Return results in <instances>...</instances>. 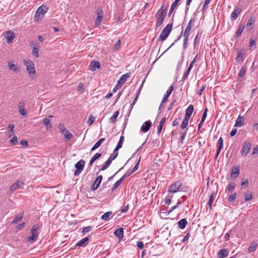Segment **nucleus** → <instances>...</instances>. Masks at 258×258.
Here are the masks:
<instances>
[{
  "mask_svg": "<svg viewBox=\"0 0 258 258\" xmlns=\"http://www.w3.org/2000/svg\"><path fill=\"white\" fill-rule=\"evenodd\" d=\"M195 22V19L194 18L191 19L190 20V21H189L183 33V30H182L179 36L174 41V42L170 45V46L169 47V48L166 51L168 50L171 46H172L175 43L177 42L178 40H179L180 39L182 34L185 36H186V35L189 36L190 32L191 31V27H192V25H193L194 24Z\"/></svg>",
  "mask_w": 258,
  "mask_h": 258,
  "instance_id": "1",
  "label": "nucleus"
},
{
  "mask_svg": "<svg viewBox=\"0 0 258 258\" xmlns=\"http://www.w3.org/2000/svg\"><path fill=\"white\" fill-rule=\"evenodd\" d=\"M173 26V23L168 24L162 30L161 34H160L158 40H160L161 41H164L168 36L170 34L172 27Z\"/></svg>",
  "mask_w": 258,
  "mask_h": 258,
  "instance_id": "2",
  "label": "nucleus"
},
{
  "mask_svg": "<svg viewBox=\"0 0 258 258\" xmlns=\"http://www.w3.org/2000/svg\"><path fill=\"white\" fill-rule=\"evenodd\" d=\"M48 8L46 6L42 5L37 10L35 16L34 20L38 21L40 18H42L44 15L47 12Z\"/></svg>",
  "mask_w": 258,
  "mask_h": 258,
  "instance_id": "3",
  "label": "nucleus"
},
{
  "mask_svg": "<svg viewBox=\"0 0 258 258\" xmlns=\"http://www.w3.org/2000/svg\"><path fill=\"white\" fill-rule=\"evenodd\" d=\"M182 185L180 181H177L173 183L169 186L168 191L170 193H175L179 191H181L180 188Z\"/></svg>",
  "mask_w": 258,
  "mask_h": 258,
  "instance_id": "4",
  "label": "nucleus"
},
{
  "mask_svg": "<svg viewBox=\"0 0 258 258\" xmlns=\"http://www.w3.org/2000/svg\"><path fill=\"white\" fill-rule=\"evenodd\" d=\"M85 164V161L83 159L80 160L75 164V167L76 168V170L74 172V175L75 176H78L80 174L84 169Z\"/></svg>",
  "mask_w": 258,
  "mask_h": 258,
  "instance_id": "5",
  "label": "nucleus"
},
{
  "mask_svg": "<svg viewBox=\"0 0 258 258\" xmlns=\"http://www.w3.org/2000/svg\"><path fill=\"white\" fill-rule=\"evenodd\" d=\"M30 46L33 47L32 54L33 56L36 57H39V44L38 42H31L30 43Z\"/></svg>",
  "mask_w": 258,
  "mask_h": 258,
  "instance_id": "6",
  "label": "nucleus"
},
{
  "mask_svg": "<svg viewBox=\"0 0 258 258\" xmlns=\"http://www.w3.org/2000/svg\"><path fill=\"white\" fill-rule=\"evenodd\" d=\"M251 147V144L248 141H245L244 142L241 154L243 156H246L248 153Z\"/></svg>",
  "mask_w": 258,
  "mask_h": 258,
  "instance_id": "7",
  "label": "nucleus"
},
{
  "mask_svg": "<svg viewBox=\"0 0 258 258\" xmlns=\"http://www.w3.org/2000/svg\"><path fill=\"white\" fill-rule=\"evenodd\" d=\"M4 35L5 38L7 39L8 43H11L15 37V33L11 30L5 32Z\"/></svg>",
  "mask_w": 258,
  "mask_h": 258,
  "instance_id": "8",
  "label": "nucleus"
},
{
  "mask_svg": "<svg viewBox=\"0 0 258 258\" xmlns=\"http://www.w3.org/2000/svg\"><path fill=\"white\" fill-rule=\"evenodd\" d=\"M166 16V15L163 13H156L155 17L158 19V21L156 23L157 27H159L161 26Z\"/></svg>",
  "mask_w": 258,
  "mask_h": 258,
  "instance_id": "9",
  "label": "nucleus"
},
{
  "mask_svg": "<svg viewBox=\"0 0 258 258\" xmlns=\"http://www.w3.org/2000/svg\"><path fill=\"white\" fill-rule=\"evenodd\" d=\"M131 76V73L128 72L124 75H123L121 78L117 81V83L118 85H119V87H121L124 82L129 78Z\"/></svg>",
  "mask_w": 258,
  "mask_h": 258,
  "instance_id": "10",
  "label": "nucleus"
},
{
  "mask_svg": "<svg viewBox=\"0 0 258 258\" xmlns=\"http://www.w3.org/2000/svg\"><path fill=\"white\" fill-rule=\"evenodd\" d=\"M173 86L172 85H171L169 87L166 94L164 95L163 99H162V101L160 106L159 109L161 108V107L162 106V104L163 103V102H166L168 101V98L169 97V96L170 95V94H171L172 92L173 91Z\"/></svg>",
  "mask_w": 258,
  "mask_h": 258,
  "instance_id": "11",
  "label": "nucleus"
},
{
  "mask_svg": "<svg viewBox=\"0 0 258 258\" xmlns=\"http://www.w3.org/2000/svg\"><path fill=\"white\" fill-rule=\"evenodd\" d=\"M152 125V122L150 120L145 121L141 128V131L143 133L147 132L150 128Z\"/></svg>",
  "mask_w": 258,
  "mask_h": 258,
  "instance_id": "12",
  "label": "nucleus"
},
{
  "mask_svg": "<svg viewBox=\"0 0 258 258\" xmlns=\"http://www.w3.org/2000/svg\"><path fill=\"white\" fill-rule=\"evenodd\" d=\"M19 110L20 114L25 116L27 114V111L24 109L25 108V102L24 101H20L18 105Z\"/></svg>",
  "mask_w": 258,
  "mask_h": 258,
  "instance_id": "13",
  "label": "nucleus"
},
{
  "mask_svg": "<svg viewBox=\"0 0 258 258\" xmlns=\"http://www.w3.org/2000/svg\"><path fill=\"white\" fill-rule=\"evenodd\" d=\"M102 179V175H99L96 178L95 181H94V183L92 185V188L93 190H95L98 188V187H99L101 182Z\"/></svg>",
  "mask_w": 258,
  "mask_h": 258,
  "instance_id": "14",
  "label": "nucleus"
},
{
  "mask_svg": "<svg viewBox=\"0 0 258 258\" xmlns=\"http://www.w3.org/2000/svg\"><path fill=\"white\" fill-rule=\"evenodd\" d=\"M100 67V64L98 61H92L89 66V69L90 70L94 72L96 70L99 69Z\"/></svg>",
  "mask_w": 258,
  "mask_h": 258,
  "instance_id": "15",
  "label": "nucleus"
},
{
  "mask_svg": "<svg viewBox=\"0 0 258 258\" xmlns=\"http://www.w3.org/2000/svg\"><path fill=\"white\" fill-rule=\"evenodd\" d=\"M89 241V238L88 237H85L78 241L76 244V246L85 247L87 245Z\"/></svg>",
  "mask_w": 258,
  "mask_h": 258,
  "instance_id": "16",
  "label": "nucleus"
},
{
  "mask_svg": "<svg viewBox=\"0 0 258 258\" xmlns=\"http://www.w3.org/2000/svg\"><path fill=\"white\" fill-rule=\"evenodd\" d=\"M239 174V168L238 166L233 167L231 173V177L235 178L238 177Z\"/></svg>",
  "mask_w": 258,
  "mask_h": 258,
  "instance_id": "17",
  "label": "nucleus"
},
{
  "mask_svg": "<svg viewBox=\"0 0 258 258\" xmlns=\"http://www.w3.org/2000/svg\"><path fill=\"white\" fill-rule=\"evenodd\" d=\"M194 110V107L192 105H189L187 108L185 110V117L188 118H190L193 111Z\"/></svg>",
  "mask_w": 258,
  "mask_h": 258,
  "instance_id": "18",
  "label": "nucleus"
},
{
  "mask_svg": "<svg viewBox=\"0 0 258 258\" xmlns=\"http://www.w3.org/2000/svg\"><path fill=\"white\" fill-rule=\"evenodd\" d=\"M241 12V9L238 8L235 9L231 15V20L233 21L235 20L237 18L238 16L240 14Z\"/></svg>",
  "mask_w": 258,
  "mask_h": 258,
  "instance_id": "19",
  "label": "nucleus"
},
{
  "mask_svg": "<svg viewBox=\"0 0 258 258\" xmlns=\"http://www.w3.org/2000/svg\"><path fill=\"white\" fill-rule=\"evenodd\" d=\"M23 214H24V212H22L18 214V215H17L15 216L14 220L12 221L11 224H16V223L20 222L23 217Z\"/></svg>",
  "mask_w": 258,
  "mask_h": 258,
  "instance_id": "20",
  "label": "nucleus"
},
{
  "mask_svg": "<svg viewBox=\"0 0 258 258\" xmlns=\"http://www.w3.org/2000/svg\"><path fill=\"white\" fill-rule=\"evenodd\" d=\"M244 125V119L242 116L239 115L236 120L235 127H241Z\"/></svg>",
  "mask_w": 258,
  "mask_h": 258,
  "instance_id": "21",
  "label": "nucleus"
},
{
  "mask_svg": "<svg viewBox=\"0 0 258 258\" xmlns=\"http://www.w3.org/2000/svg\"><path fill=\"white\" fill-rule=\"evenodd\" d=\"M229 252L226 249H222L219 251L218 256L219 258L226 257L228 255Z\"/></svg>",
  "mask_w": 258,
  "mask_h": 258,
  "instance_id": "22",
  "label": "nucleus"
},
{
  "mask_svg": "<svg viewBox=\"0 0 258 258\" xmlns=\"http://www.w3.org/2000/svg\"><path fill=\"white\" fill-rule=\"evenodd\" d=\"M114 235L119 239L123 237V230L122 228L117 229L114 232Z\"/></svg>",
  "mask_w": 258,
  "mask_h": 258,
  "instance_id": "23",
  "label": "nucleus"
},
{
  "mask_svg": "<svg viewBox=\"0 0 258 258\" xmlns=\"http://www.w3.org/2000/svg\"><path fill=\"white\" fill-rule=\"evenodd\" d=\"M244 28V25L242 24L241 23H240L238 26V28L235 34V37L236 38L239 37L241 35V33L243 31Z\"/></svg>",
  "mask_w": 258,
  "mask_h": 258,
  "instance_id": "24",
  "label": "nucleus"
},
{
  "mask_svg": "<svg viewBox=\"0 0 258 258\" xmlns=\"http://www.w3.org/2000/svg\"><path fill=\"white\" fill-rule=\"evenodd\" d=\"M254 22H255V18L253 16L250 17V18L248 21V22L247 23V25H246V28L248 29H252L253 27V24L254 23Z\"/></svg>",
  "mask_w": 258,
  "mask_h": 258,
  "instance_id": "25",
  "label": "nucleus"
},
{
  "mask_svg": "<svg viewBox=\"0 0 258 258\" xmlns=\"http://www.w3.org/2000/svg\"><path fill=\"white\" fill-rule=\"evenodd\" d=\"M31 235L28 237V241L30 242H33L37 240V233L36 232H31Z\"/></svg>",
  "mask_w": 258,
  "mask_h": 258,
  "instance_id": "26",
  "label": "nucleus"
},
{
  "mask_svg": "<svg viewBox=\"0 0 258 258\" xmlns=\"http://www.w3.org/2000/svg\"><path fill=\"white\" fill-rule=\"evenodd\" d=\"M23 184V182L21 181H17V182L14 183L10 187V190L11 191H14L18 188L21 185Z\"/></svg>",
  "mask_w": 258,
  "mask_h": 258,
  "instance_id": "27",
  "label": "nucleus"
},
{
  "mask_svg": "<svg viewBox=\"0 0 258 258\" xmlns=\"http://www.w3.org/2000/svg\"><path fill=\"white\" fill-rule=\"evenodd\" d=\"M105 139L104 138L99 139L91 148V151H93L98 148H99L102 143V142L105 141Z\"/></svg>",
  "mask_w": 258,
  "mask_h": 258,
  "instance_id": "28",
  "label": "nucleus"
},
{
  "mask_svg": "<svg viewBox=\"0 0 258 258\" xmlns=\"http://www.w3.org/2000/svg\"><path fill=\"white\" fill-rule=\"evenodd\" d=\"M187 223V221L185 219H182L178 222V227L183 229L186 227Z\"/></svg>",
  "mask_w": 258,
  "mask_h": 258,
  "instance_id": "29",
  "label": "nucleus"
},
{
  "mask_svg": "<svg viewBox=\"0 0 258 258\" xmlns=\"http://www.w3.org/2000/svg\"><path fill=\"white\" fill-rule=\"evenodd\" d=\"M26 70L30 76L34 75L35 74V69L34 67V64L30 66H27Z\"/></svg>",
  "mask_w": 258,
  "mask_h": 258,
  "instance_id": "30",
  "label": "nucleus"
},
{
  "mask_svg": "<svg viewBox=\"0 0 258 258\" xmlns=\"http://www.w3.org/2000/svg\"><path fill=\"white\" fill-rule=\"evenodd\" d=\"M111 215H112V212L108 211L101 216V219L105 221H108Z\"/></svg>",
  "mask_w": 258,
  "mask_h": 258,
  "instance_id": "31",
  "label": "nucleus"
},
{
  "mask_svg": "<svg viewBox=\"0 0 258 258\" xmlns=\"http://www.w3.org/2000/svg\"><path fill=\"white\" fill-rule=\"evenodd\" d=\"M62 134L64 136V138L67 140H70L73 138V134L68 130H67Z\"/></svg>",
  "mask_w": 258,
  "mask_h": 258,
  "instance_id": "32",
  "label": "nucleus"
},
{
  "mask_svg": "<svg viewBox=\"0 0 258 258\" xmlns=\"http://www.w3.org/2000/svg\"><path fill=\"white\" fill-rule=\"evenodd\" d=\"M123 141H124V136H121L120 137L119 142L117 143V144L115 148V151H118L119 149H120L122 147V143H123Z\"/></svg>",
  "mask_w": 258,
  "mask_h": 258,
  "instance_id": "33",
  "label": "nucleus"
},
{
  "mask_svg": "<svg viewBox=\"0 0 258 258\" xmlns=\"http://www.w3.org/2000/svg\"><path fill=\"white\" fill-rule=\"evenodd\" d=\"M14 125L10 124L8 126V135L9 138H11L14 134Z\"/></svg>",
  "mask_w": 258,
  "mask_h": 258,
  "instance_id": "34",
  "label": "nucleus"
},
{
  "mask_svg": "<svg viewBox=\"0 0 258 258\" xmlns=\"http://www.w3.org/2000/svg\"><path fill=\"white\" fill-rule=\"evenodd\" d=\"M101 153H96L94 156L91 158L90 161L89 165H92L95 160L99 158L101 156Z\"/></svg>",
  "mask_w": 258,
  "mask_h": 258,
  "instance_id": "35",
  "label": "nucleus"
},
{
  "mask_svg": "<svg viewBox=\"0 0 258 258\" xmlns=\"http://www.w3.org/2000/svg\"><path fill=\"white\" fill-rule=\"evenodd\" d=\"M42 122H43V123L46 125L47 129L51 128V127H52L51 124L50 122V120L49 118H43Z\"/></svg>",
  "mask_w": 258,
  "mask_h": 258,
  "instance_id": "36",
  "label": "nucleus"
},
{
  "mask_svg": "<svg viewBox=\"0 0 258 258\" xmlns=\"http://www.w3.org/2000/svg\"><path fill=\"white\" fill-rule=\"evenodd\" d=\"M223 140L222 138H220V139L218 140V143H217V147L218 150V152H221L222 149H223Z\"/></svg>",
  "mask_w": 258,
  "mask_h": 258,
  "instance_id": "37",
  "label": "nucleus"
},
{
  "mask_svg": "<svg viewBox=\"0 0 258 258\" xmlns=\"http://www.w3.org/2000/svg\"><path fill=\"white\" fill-rule=\"evenodd\" d=\"M168 7V5H165L164 4H163L157 13H163L165 14V15H167V10Z\"/></svg>",
  "mask_w": 258,
  "mask_h": 258,
  "instance_id": "38",
  "label": "nucleus"
},
{
  "mask_svg": "<svg viewBox=\"0 0 258 258\" xmlns=\"http://www.w3.org/2000/svg\"><path fill=\"white\" fill-rule=\"evenodd\" d=\"M246 67L244 66H243L241 68V69L239 72V74H238L239 77L241 78L244 77L245 73H246Z\"/></svg>",
  "mask_w": 258,
  "mask_h": 258,
  "instance_id": "39",
  "label": "nucleus"
},
{
  "mask_svg": "<svg viewBox=\"0 0 258 258\" xmlns=\"http://www.w3.org/2000/svg\"><path fill=\"white\" fill-rule=\"evenodd\" d=\"M118 115H119V111H115L114 113V114L113 115V116L109 118V122L110 123L115 122L116 121V118L117 117Z\"/></svg>",
  "mask_w": 258,
  "mask_h": 258,
  "instance_id": "40",
  "label": "nucleus"
},
{
  "mask_svg": "<svg viewBox=\"0 0 258 258\" xmlns=\"http://www.w3.org/2000/svg\"><path fill=\"white\" fill-rule=\"evenodd\" d=\"M189 119V118L184 117L180 125L181 129H184L187 126Z\"/></svg>",
  "mask_w": 258,
  "mask_h": 258,
  "instance_id": "41",
  "label": "nucleus"
},
{
  "mask_svg": "<svg viewBox=\"0 0 258 258\" xmlns=\"http://www.w3.org/2000/svg\"><path fill=\"white\" fill-rule=\"evenodd\" d=\"M117 155H118V152H117V151H115V149H114V151H113V153H112L110 155V156H109V157L108 158V159L112 162V160H114L116 158Z\"/></svg>",
  "mask_w": 258,
  "mask_h": 258,
  "instance_id": "42",
  "label": "nucleus"
},
{
  "mask_svg": "<svg viewBox=\"0 0 258 258\" xmlns=\"http://www.w3.org/2000/svg\"><path fill=\"white\" fill-rule=\"evenodd\" d=\"M123 180H122V179L120 178V179H119L118 180H117L113 185V187L111 188V191H113L114 190H115V189L120 185V184L121 183V182L123 181Z\"/></svg>",
  "mask_w": 258,
  "mask_h": 258,
  "instance_id": "43",
  "label": "nucleus"
},
{
  "mask_svg": "<svg viewBox=\"0 0 258 258\" xmlns=\"http://www.w3.org/2000/svg\"><path fill=\"white\" fill-rule=\"evenodd\" d=\"M214 200V193L211 195L209 198V200L208 202V206L210 210L212 209V205L213 204V201Z\"/></svg>",
  "mask_w": 258,
  "mask_h": 258,
  "instance_id": "44",
  "label": "nucleus"
},
{
  "mask_svg": "<svg viewBox=\"0 0 258 258\" xmlns=\"http://www.w3.org/2000/svg\"><path fill=\"white\" fill-rule=\"evenodd\" d=\"M235 184L234 182H231L229 183L228 184V186L227 188L228 191L229 192H232L234 190L235 187Z\"/></svg>",
  "mask_w": 258,
  "mask_h": 258,
  "instance_id": "45",
  "label": "nucleus"
},
{
  "mask_svg": "<svg viewBox=\"0 0 258 258\" xmlns=\"http://www.w3.org/2000/svg\"><path fill=\"white\" fill-rule=\"evenodd\" d=\"M111 161L108 159L103 165L101 168V170H105V169H106L111 164Z\"/></svg>",
  "mask_w": 258,
  "mask_h": 258,
  "instance_id": "46",
  "label": "nucleus"
},
{
  "mask_svg": "<svg viewBox=\"0 0 258 258\" xmlns=\"http://www.w3.org/2000/svg\"><path fill=\"white\" fill-rule=\"evenodd\" d=\"M8 67L11 70L14 71H17L18 70L17 66L12 62H8Z\"/></svg>",
  "mask_w": 258,
  "mask_h": 258,
  "instance_id": "47",
  "label": "nucleus"
},
{
  "mask_svg": "<svg viewBox=\"0 0 258 258\" xmlns=\"http://www.w3.org/2000/svg\"><path fill=\"white\" fill-rule=\"evenodd\" d=\"M184 37V41H183V47L184 49H186L187 47V42L188 40V35H183Z\"/></svg>",
  "mask_w": 258,
  "mask_h": 258,
  "instance_id": "48",
  "label": "nucleus"
},
{
  "mask_svg": "<svg viewBox=\"0 0 258 258\" xmlns=\"http://www.w3.org/2000/svg\"><path fill=\"white\" fill-rule=\"evenodd\" d=\"M207 111H208V109L206 108L205 109V111L204 112V113L202 115V119L201 120V124H203L205 119H206V118L207 117Z\"/></svg>",
  "mask_w": 258,
  "mask_h": 258,
  "instance_id": "49",
  "label": "nucleus"
},
{
  "mask_svg": "<svg viewBox=\"0 0 258 258\" xmlns=\"http://www.w3.org/2000/svg\"><path fill=\"white\" fill-rule=\"evenodd\" d=\"M257 247V244L252 243L248 248V252H252L255 250Z\"/></svg>",
  "mask_w": 258,
  "mask_h": 258,
  "instance_id": "50",
  "label": "nucleus"
},
{
  "mask_svg": "<svg viewBox=\"0 0 258 258\" xmlns=\"http://www.w3.org/2000/svg\"><path fill=\"white\" fill-rule=\"evenodd\" d=\"M237 194L236 192L233 193V194L231 195L229 198H228V201L229 202H232L234 201L236 199Z\"/></svg>",
  "mask_w": 258,
  "mask_h": 258,
  "instance_id": "51",
  "label": "nucleus"
},
{
  "mask_svg": "<svg viewBox=\"0 0 258 258\" xmlns=\"http://www.w3.org/2000/svg\"><path fill=\"white\" fill-rule=\"evenodd\" d=\"M24 64L27 68V66L33 65L34 63L30 59H26L24 60Z\"/></svg>",
  "mask_w": 258,
  "mask_h": 258,
  "instance_id": "52",
  "label": "nucleus"
},
{
  "mask_svg": "<svg viewBox=\"0 0 258 258\" xmlns=\"http://www.w3.org/2000/svg\"><path fill=\"white\" fill-rule=\"evenodd\" d=\"M103 16L101 15L97 16V17L95 20V25L96 26H98L99 25L100 22L102 20Z\"/></svg>",
  "mask_w": 258,
  "mask_h": 258,
  "instance_id": "53",
  "label": "nucleus"
},
{
  "mask_svg": "<svg viewBox=\"0 0 258 258\" xmlns=\"http://www.w3.org/2000/svg\"><path fill=\"white\" fill-rule=\"evenodd\" d=\"M95 119V117H94L93 115H90L88 120H87V123L89 125H91L93 124L94 120Z\"/></svg>",
  "mask_w": 258,
  "mask_h": 258,
  "instance_id": "54",
  "label": "nucleus"
},
{
  "mask_svg": "<svg viewBox=\"0 0 258 258\" xmlns=\"http://www.w3.org/2000/svg\"><path fill=\"white\" fill-rule=\"evenodd\" d=\"M172 198V196H168L164 201V204L167 205H169L170 204L171 202V199Z\"/></svg>",
  "mask_w": 258,
  "mask_h": 258,
  "instance_id": "55",
  "label": "nucleus"
},
{
  "mask_svg": "<svg viewBox=\"0 0 258 258\" xmlns=\"http://www.w3.org/2000/svg\"><path fill=\"white\" fill-rule=\"evenodd\" d=\"M92 229H93V226H87V227H84L83 229V230H82V232L84 233H86L89 232Z\"/></svg>",
  "mask_w": 258,
  "mask_h": 258,
  "instance_id": "56",
  "label": "nucleus"
},
{
  "mask_svg": "<svg viewBox=\"0 0 258 258\" xmlns=\"http://www.w3.org/2000/svg\"><path fill=\"white\" fill-rule=\"evenodd\" d=\"M252 198V195L251 192L247 193L244 195V199L245 201H248L250 200Z\"/></svg>",
  "mask_w": 258,
  "mask_h": 258,
  "instance_id": "57",
  "label": "nucleus"
},
{
  "mask_svg": "<svg viewBox=\"0 0 258 258\" xmlns=\"http://www.w3.org/2000/svg\"><path fill=\"white\" fill-rule=\"evenodd\" d=\"M17 142H18V140H17V137L16 136H14L10 140V143L13 145H16L17 144Z\"/></svg>",
  "mask_w": 258,
  "mask_h": 258,
  "instance_id": "58",
  "label": "nucleus"
},
{
  "mask_svg": "<svg viewBox=\"0 0 258 258\" xmlns=\"http://www.w3.org/2000/svg\"><path fill=\"white\" fill-rule=\"evenodd\" d=\"M202 35V32H199L197 35L196 36L194 42V46L196 47V45L198 44V37Z\"/></svg>",
  "mask_w": 258,
  "mask_h": 258,
  "instance_id": "59",
  "label": "nucleus"
},
{
  "mask_svg": "<svg viewBox=\"0 0 258 258\" xmlns=\"http://www.w3.org/2000/svg\"><path fill=\"white\" fill-rule=\"evenodd\" d=\"M244 54L241 51H239L236 57L237 60H241L243 59Z\"/></svg>",
  "mask_w": 258,
  "mask_h": 258,
  "instance_id": "60",
  "label": "nucleus"
},
{
  "mask_svg": "<svg viewBox=\"0 0 258 258\" xmlns=\"http://www.w3.org/2000/svg\"><path fill=\"white\" fill-rule=\"evenodd\" d=\"M140 162V158H139L138 161L135 165V167L132 169V173H134L136 171H137L138 170V169L139 168Z\"/></svg>",
  "mask_w": 258,
  "mask_h": 258,
  "instance_id": "61",
  "label": "nucleus"
},
{
  "mask_svg": "<svg viewBox=\"0 0 258 258\" xmlns=\"http://www.w3.org/2000/svg\"><path fill=\"white\" fill-rule=\"evenodd\" d=\"M190 72V71L187 70L186 72H185L184 73L183 76L182 78V80H183V81H184L188 78V75H189Z\"/></svg>",
  "mask_w": 258,
  "mask_h": 258,
  "instance_id": "62",
  "label": "nucleus"
},
{
  "mask_svg": "<svg viewBox=\"0 0 258 258\" xmlns=\"http://www.w3.org/2000/svg\"><path fill=\"white\" fill-rule=\"evenodd\" d=\"M120 45L121 42L119 40H118L114 45V49L116 50H118L120 48Z\"/></svg>",
  "mask_w": 258,
  "mask_h": 258,
  "instance_id": "63",
  "label": "nucleus"
},
{
  "mask_svg": "<svg viewBox=\"0 0 258 258\" xmlns=\"http://www.w3.org/2000/svg\"><path fill=\"white\" fill-rule=\"evenodd\" d=\"M205 85H202L201 87H200V89L197 91V93L199 95H201L202 94V92L203 91V90L205 89Z\"/></svg>",
  "mask_w": 258,
  "mask_h": 258,
  "instance_id": "64",
  "label": "nucleus"
}]
</instances>
